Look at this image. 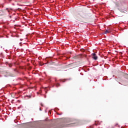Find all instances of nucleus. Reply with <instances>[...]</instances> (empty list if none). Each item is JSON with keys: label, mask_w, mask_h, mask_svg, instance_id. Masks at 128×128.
<instances>
[{"label": "nucleus", "mask_w": 128, "mask_h": 128, "mask_svg": "<svg viewBox=\"0 0 128 128\" xmlns=\"http://www.w3.org/2000/svg\"><path fill=\"white\" fill-rule=\"evenodd\" d=\"M108 32H110V30H106L104 32V34H108Z\"/></svg>", "instance_id": "4"}, {"label": "nucleus", "mask_w": 128, "mask_h": 128, "mask_svg": "<svg viewBox=\"0 0 128 128\" xmlns=\"http://www.w3.org/2000/svg\"><path fill=\"white\" fill-rule=\"evenodd\" d=\"M63 82H64V81H63Z\"/></svg>", "instance_id": "7"}, {"label": "nucleus", "mask_w": 128, "mask_h": 128, "mask_svg": "<svg viewBox=\"0 0 128 128\" xmlns=\"http://www.w3.org/2000/svg\"><path fill=\"white\" fill-rule=\"evenodd\" d=\"M60 86V84H56V86L57 88H58V86Z\"/></svg>", "instance_id": "5"}, {"label": "nucleus", "mask_w": 128, "mask_h": 128, "mask_svg": "<svg viewBox=\"0 0 128 128\" xmlns=\"http://www.w3.org/2000/svg\"><path fill=\"white\" fill-rule=\"evenodd\" d=\"M120 12H126V10H124L122 8H120L119 9Z\"/></svg>", "instance_id": "3"}, {"label": "nucleus", "mask_w": 128, "mask_h": 128, "mask_svg": "<svg viewBox=\"0 0 128 128\" xmlns=\"http://www.w3.org/2000/svg\"><path fill=\"white\" fill-rule=\"evenodd\" d=\"M92 58H93V60H98V56H96V54L95 53H93L92 54Z\"/></svg>", "instance_id": "2"}, {"label": "nucleus", "mask_w": 128, "mask_h": 128, "mask_svg": "<svg viewBox=\"0 0 128 128\" xmlns=\"http://www.w3.org/2000/svg\"><path fill=\"white\" fill-rule=\"evenodd\" d=\"M74 18L79 22L86 23L90 16L88 14H84L82 12H77L74 14Z\"/></svg>", "instance_id": "1"}, {"label": "nucleus", "mask_w": 128, "mask_h": 128, "mask_svg": "<svg viewBox=\"0 0 128 128\" xmlns=\"http://www.w3.org/2000/svg\"><path fill=\"white\" fill-rule=\"evenodd\" d=\"M57 114H58V116H60V115L62 114V113H61L60 114L57 113Z\"/></svg>", "instance_id": "6"}]
</instances>
